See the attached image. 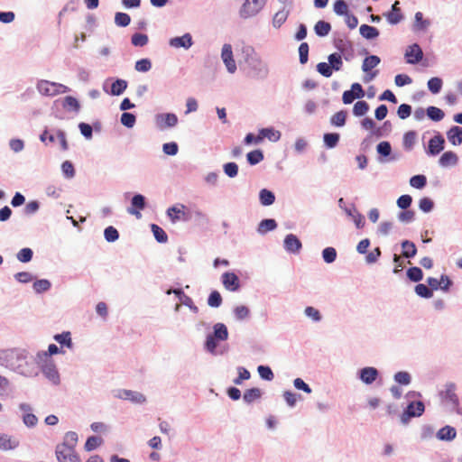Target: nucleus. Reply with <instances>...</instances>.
Instances as JSON below:
<instances>
[{"label":"nucleus","mask_w":462,"mask_h":462,"mask_svg":"<svg viewBox=\"0 0 462 462\" xmlns=\"http://www.w3.org/2000/svg\"><path fill=\"white\" fill-rule=\"evenodd\" d=\"M262 396V392L259 388H251L246 390L244 393V401L247 403H251L254 402L255 400L260 399Z\"/></svg>","instance_id":"obj_30"},{"label":"nucleus","mask_w":462,"mask_h":462,"mask_svg":"<svg viewBox=\"0 0 462 462\" xmlns=\"http://www.w3.org/2000/svg\"><path fill=\"white\" fill-rule=\"evenodd\" d=\"M167 216L170 217L172 223L183 220L188 221L190 218L189 213L186 212V206L179 204L167 209Z\"/></svg>","instance_id":"obj_5"},{"label":"nucleus","mask_w":462,"mask_h":462,"mask_svg":"<svg viewBox=\"0 0 462 462\" xmlns=\"http://www.w3.org/2000/svg\"><path fill=\"white\" fill-rule=\"evenodd\" d=\"M259 197H260L261 204L263 206H270V205L273 204V202L275 200L274 194L266 189H263L260 191Z\"/></svg>","instance_id":"obj_34"},{"label":"nucleus","mask_w":462,"mask_h":462,"mask_svg":"<svg viewBox=\"0 0 462 462\" xmlns=\"http://www.w3.org/2000/svg\"><path fill=\"white\" fill-rule=\"evenodd\" d=\"M457 436L456 429L451 426H445L441 428L438 433L437 437L441 440H453Z\"/></svg>","instance_id":"obj_25"},{"label":"nucleus","mask_w":462,"mask_h":462,"mask_svg":"<svg viewBox=\"0 0 462 462\" xmlns=\"http://www.w3.org/2000/svg\"><path fill=\"white\" fill-rule=\"evenodd\" d=\"M323 140L328 148H334L339 141V134L337 133L325 134Z\"/></svg>","instance_id":"obj_42"},{"label":"nucleus","mask_w":462,"mask_h":462,"mask_svg":"<svg viewBox=\"0 0 462 462\" xmlns=\"http://www.w3.org/2000/svg\"><path fill=\"white\" fill-rule=\"evenodd\" d=\"M32 251L31 248L25 247L21 249L17 254V259L22 263H28L32 258Z\"/></svg>","instance_id":"obj_53"},{"label":"nucleus","mask_w":462,"mask_h":462,"mask_svg":"<svg viewBox=\"0 0 462 462\" xmlns=\"http://www.w3.org/2000/svg\"><path fill=\"white\" fill-rule=\"evenodd\" d=\"M247 161L251 165L259 163L263 160V154L260 150H254L247 153Z\"/></svg>","instance_id":"obj_46"},{"label":"nucleus","mask_w":462,"mask_h":462,"mask_svg":"<svg viewBox=\"0 0 462 462\" xmlns=\"http://www.w3.org/2000/svg\"><path fill=\"white\" fill-rule=\"evenodd\" d=\"M54 339L60 343L61 346H66L69 348L72 346V341L69 332H63L61 334H57L54 336Z\"/></svg>","instance_id":"obj_44"},{"label":"nucleus","mask_w":462,"mask_h":462,"mask_svg":"<svg viewBox=\"0 0 462 462\" xmlns=\"http://www.w3.org/2000/svg\"><path fill=\"white\" fill-rule=\"evenodd\" d=\"M132 44L134 46L143 47L148 42V36L143 33H134L131 39Z\"/></svg>","instance_id":"obj_54"},{"label":"nucleus","mask_w":462,"mask_h":462,"mask_svg":"<svg viewBox=\"0 0 462 462\" xmlns=\"http://www.w3.org/2000/svg\"><path fill=\"white\" fill-rule=\"evenodd\" d=\"M156 121L161 128L173 127L178 123V117L172 113L161 114L157 116Z\"/></svg>","instance_id":"obj_15"},{"label":"nucleus","mask_w":462,"mask_h":462,"mask_svg":"<svg viewBox=\"0 0 462 462\" xmlns=\"http://www.w3.org/2000/svg\"><path fill=\"white\" fill-rule=\"evenodd\" d=\"M434 207L433 201L430 198H422L420 199L419 208L423 212H430Z\"/></svg>","instance_id":"obj_64"},{"label":"nucleus","mask_w":462,"mask_h":462,"mask_svg":"<svg viewBox=\"0 0 462 462\" xmlns=\"http://www.w3.org/2000/svg\"><path fill=\"white\" fill-rule=\"evenodd\" d=\"M281 134L273 128H263L260 130L259 134L255 138V143H261L264 138L276 142L280 139Z\"/></svg>","instance_id":"obj_18"},{"label":"nucleus","mask_w":462,"mask_h":462,"mask_svg":"<svg viewBox=\"0 0 462 462\" xmlns=\"http://www.w3.org/2000/svg\"><path fill=\"white\" fill-rule=\"evenodd\" d=\"M378 376V371L374 367H365L360 371V379L367 384L374 383Z\"/></svg>","instance_id":"obj_20"},{"label":"nucleus","mask_w":462,"mask_h":462,"mask_svg":"<svg viewBox=\"0 0 462 462\" xmlns=\"http://www.w3.org/2000/svg\"><path fill=\"white\" fill-rule=\"evenodd\" d=\"M55 453L59 462H81L75 449L65 443L58 445Z\"/></svg>","instance_id":"obj_3"},{"label":"nucleus","mask_w":462,"mask_h":462,"mask_svg":"<svg viewBox=\"0 0 462 462\" xmlns=\"http://www.w3.org/2000/svg\"><path fill=\"white\" fill-rule=\"evenodd\" d=\"M430 22L423 19V14L420 12L415 14L414 29L417 31H424L429 26Z\"/></svg>","instance_id":"obj_41"},{"label":"nucleus","mask_w":462,"mask_h":462,"mask_svg":"<svg viewBox=\"0 0 462 462\" xmlns=\"http://www.w3.org/2000/svg\"><path fill=\"white\" fill-rule=\"evenodd\" d=\"M222 303V297L220 293L217 291H214L209 294V297L208 299V304L210 307L217 308Z\"/></svg>","instance_id":"obj_51"},{"label":"nucleus","mask_w":462,"mask_h":462,"mask_svg":"<svg viewBox=\"0 0 462 462\" xmlns=\"http://www.w3.org/2000/svg\"><path fill=\"white\" fill-rule=\"evenodd\" d=\"M63 107L65 109L78 112L79 110L80 106L79 101L75 97L68 96L64 98Z\"/></svg>","instance_id":"obj_45"},{"label":"nucleus","mask_w":462,"mask_h":462,"mask_svg":"<svg viewBox=\"0 0 462 462\" xmlns=\"http://www.w3.org/2000/svg\"><path fill=\"white\" fill-rule=\"evenodd\" d=\"M135 116L131 113L125 112L121 116V123L126 127H133L135 124Z\"/></svg>","instance_id":"obj_61"},{"label":"nucleus","mask_w":462,"mask_h":462,"mask_svg":"<svg viewBox=\"0 0 462 462\" xmlns=\"http://www.w3.org/2000/svg\"><path fill=\"white\" fill-rule=\"evenodd\" d=\"M127 82L124 79H116L111 86V93L115 96L121 95L126 88Z\"/></svg>","instance_id":"obj_39"},{"label":"nucleus","mask_w":462,"mask_h":462,"mask_svg":"<svg viewBox=\"0 0 462 462\" xmlns=\"http://www.w3.org/2000/svg\"><path fill=\"white\" fill-rule=\"evenodd\" d=\"M248 73L254 79H264L269 73L267 64L251 45H244L241 49Z\"/></svg>","instance_id":"obj_1"},{"label":"nucleus","mask_w":462,"mask_h":462,"mask_svg":"<svg viewBox=\"0 0 462 462\" xmlns=\"http://www.w3.org/2000/svg\"><path fill=\"white\" fill-rule=\"evenodd\" d=\"M102 442L103 439L100 437L91 436L88 438L84 448L87 451H92L96 449L97 447H99L102 444Z\"/></svg>","instance_id":"obj_40"},{"label":"nucleus","mask_w":462,"mask_h":462,"mask_svg":"<svg viewBox=\"0 0 462 462\" xmlns=\"http://www.w3.org/2000/svg\"><path fill=\"white\" fill-rule=\"evenodd\" d=\"M405 57L408 63L415 64L421 60L423 53L420 47L415 43L406 51Z\"/></svg>","instance_id":"obj_13"},{"label":"nucleus","mask_w":462,"mask_h":462,"mask_svg":"<svg viewBox=\"0 0 462 462\" xmlns=\"http://www.w3.org/2000/svg\"><path fill=\"white\" fill-rule=\"evenodd\" d=\"M448 141L453 145H459L462 143V127L453 126L447 133Z\"/></svg>","instance_id":"obj_23"},{"label":"nucleus","mask_w":462,"mask_h":462,"mask_svg":"<svg viewBox=\"0 0 462 462\" xmlns=\"http://www.w3.org/2000/svg\"><path fill=\"white\" fill-rule=\"evenodd\" d=\"M407 276L412 282H420L423 277V273L420 268L411 267L407 270Z\"/></svg>","instance_id":"obj_49"},{"label":"nucleus","mask_w":462,"mask_h":462,"mask_svg":"<svg viewBox=\"0 0 462 462\" xmlns=\"http://www.w3.org/2000/svg\"><path fill=\"white\" fill-rule=\"evenodd\" d=\"M19 408L22 411H23L24 412H26L23 418L24 424L28 427L35 426L37 424L38 419L34 414L27 412V411H31L30 405L27 403H21L19 405Z\"/></svg>","instance_id":"obj_22"},{"label":"nucleus","mask_w":462,"mask_h":462,"mask_svg":"<svg viewBox=\"0 0 462 462\" xmlns=\"http://www.w3.org/2000/svg\"><path fill=\"white\" fill-rule=\"evenodd\" d=\"M360 34L365 39H374L379 35V31L373 26L362 24L359 28Z\"/></svg>","instance_id":"obj_27"},{"label":"nucleus","mask_w":462,"mask_h":462,"mask_svg":"<svg viewBox=\"0 0 462 462\" xmlns=\"http://www.w3.org/2000/svg\"><path fill=\"white\" fill-rule=\"evenodd\" d=\"M402 255L406 258L413 257L417 253V248L414 243L405 240L402 243Z\"/></svg>","instance_id":"obj_32"},{"label":"nucleus","mask_w":462,"mask_h":462,"mask_svg":"<svg viewBox=\"0 0 462 462\" xmlns=\"http://www.w3.org/2000/svg\"><path fill=\"white\" fill-rule=\"evenodd\" d=\"M331 69L338 71L343 66L341 55L338 53H332L328 57Z\"/></svg>","instance_id":"obj_36"},{"label":"nucleus","mask_w":462,"mask_h":462,"mask_svg":"<svg viewBox=\"0 0 462 462\" xmlns=\"http://www.w3.org/2000/svg\"><path fill=\"white\" fill-rule=\"evenodd\" d=\"M442 397L445 401L449 402L454 406L458 404V398L456 394V386L455 384L447 385L446 390L442 393Z\"/></svg>","instance_id":"obj_24"},{"label":"nucleus","mask_w":462,"mask_h":462,"mask_svg":"<svg viewBox=\"0 0 462 462\" xmlns=\"http://www.w3.org/2000/svg\"><path fill=\"white\" fill-rule=\"evenodd\" d=\"M424 404L420 401L411 402L402 415V421L406 423L410 418L420 416L424 412Z\"/></svg>","instance_id":"obj_8"},{"label":"nucleus","mask_w":462,"mask_h":462,"mask_svg":"<svg viewBox=\"0 0 462 462\" xmlns=\"http://www.w3.org/2000/svg\"><path fill=\"white\" fill-rule=\"evenodd\" d=\"M289 15V11L286 9H282L278 11L273 18V25L275 28H280L287 20Z\"/></svg>","instance_id":"obj_29"},{"label":"nucleus","mask_w":462,"mask_h":462,"mask_svg":"<svg viewBox=\"0 0 462 462\" xmlns=\"http://www.w3.org/2000/svg\"><path fill=\"white\" fill-rule=\"evenodd\" d=\"M277 227V223L274 219H263L258 226V232L265 234L269 231L274 230Z\"/></svg>","instance_id":"obj_33"},{"label":"nucleus","mask_w":462,"mask_h":462,"mask_svg":"<svg viewBox=\"0 0 462 462\" xmlns=\"http://www.w3.org/2000/svg\"><path fill=\"white\" fill-rule=\"evenodd\" d=\"M301 242L300 239L293 234H289L284 238V248L286 251L290 253H299L301 249Z\"/></svg>","instance_id":"obj_11"},{"label":"nucleus","mask_w":462,"mask_h":462,"mask_svg":"<svg viewBox=\"0 0 462 462\" xmlns=\"http://www.w3.org/2000/svg\"><path fill=\"white\" fill-rule=\"evenodd\" d=\"M42 371L43 374L53 383H59L60 375L55 365L51 360H46V363L42 366Z\"/></svg>","instance_id":"obj_9"},{"label":"nucleus","mask_w":462,"mask_h":462,"mask_svg":"<svg viewBox=\"0 0 462 462\" xmlns=\"http://www.w3.org/2000/svg\"><path fill=\"white\" fill-rule=\"evenodd\" d=\"M266 0H245L240 8L239 14L243 19L256 15L264 6Z\"/></svg>","instance_id":"obj_4"},{"label":"nucleus","mask_w":462,"mask_h":462,"mask_svg":"<svg viewBox=\"0 0 462 462\" xmlns=\"http://www.w3.org/2000/svg\"><path fill=\"white\" fill-rule=\"evenodd\" d=\"M380 61H381V60L378 56L370 55L364 60L363 65H362V69L365 72H368L372 69L375 68L380 63Z\"/></svg>","instance_id":"obj_28"},{"label":"nucleus","mask_w":462,"mask_h":462,"mask_svg":"<svg viewBox=\"0 0 462 462\" xmlns=\"http://www.w3.org/2000/svg\"><path fill=\"white\" fill-rule=\"evenodd\" d=\"M416 141V133L409 131L403 136V146L405 149L411 150Z\"/></svg>","instance_id":"obj_50"},{"label":"nucleus","mask_w":462,"mask_h":462,"mask_svg":"<svg viewBox=\"0 0 462 462\" xmlns=\"http://www.w3.org/2000/svg\"><path fill=\"white\" fill-rule=\"evenodd\" d=\"M399 5L400 2L395 1L394 4L392 5V11L384 14L388 23L391 24H397L403 19L402 11L398 6Z\"/></svg>","instance_id":"obj_16"},{"label":"nucleus","mask_w":462,"mask_h":462,"mask_svg":"<svg viewBox=\"0 0 462 462\" xmlns=\"http://www.w3.org/2000/svg\"><path fill=\"white\" fill-rule=\"evenodd\" d=\"M300 62L301 64L307 63L309 60V44L302 42L299 47Z\"/></svg>","instance_id":"obj_60"},{"label":"nucleus","mask_w":462,"mask_h":462,"mask_svg":"<svg viewBox=\"0 0 462 462\" xmlns=\"http://www.w3.org/2000/svg\"><path fill=\"white\" fill-rule=\"evenodd\" d=\"M115 397L122 400H129L134 403H143L145 402V396L138 392L126 389H118L115 392Z\"/></svg>","instance_id":"obj_7"},{"label":"nucleus","mask_w":462,"mask_h":462,"mask_svg":"<svg viewBox=\"0 0 462 462\" xmlns=\"http://www.w3.org/2000/svg\"><path fill=\"white\" fill-rule=\"evenodd\" d=\"M322 256L326 263H331L336 260L337 251L333 247H327L323 250Z\"/></svg>","instance_id":"obj_56"},{"label":"nucleus","mask_w":462,"mask_h":462,"mask_svg":"<svg viewBox=\"0 0 462 462\" xmlns=\"http://www.w3.org/2000/svg\"><path fill=\"white\" fill-rule=\"evenodd\" d=\"M222 282L224 287L231 291H235L240 287L239 279L234 273H225L222 275Z\"/></svg>","instance_id":"obj_12"},{"label":"nucleus","mask_w":462,"mask_h":462,"mask_svg":"<svg viewBox=\"0 0 462 462\" xmlns=\"http://www.w3.org/2000/svg\"><path fill=\"white\" fill-rule=\"evenodd\" d=\"M104 236L107 242H115L119 237L118 231L111 226L105 229Z\"/></svg>","instance_id":"obj_58"},{"label":"nucleus","mask_w":462,"mask_h":462,"mask_svg":"<svg viewBox=\"0 0 462 462\" xmlns=\"http://www.w3.org/2000/svg\"><path fill=\"white\" fill-rule=\"evenodd\" d=\"M193 44L192 37L189 33H185L180 37H175L170 40V45L173 48L189 49Z\"/></svg>","instance_id":"obj_17"},{"label":"nucleus","mask_w":462,"mask_h":462,"mask_svg":"<svg viewBox=\"0 0 462 462\" xmlns=\"http://www.w3.org/2000/svg\"><path fill=\"white\" fill-rule=\"evenodd\" d=\"M224 171L228 177L234 178L238 173V166L236 162H227L224 165Z\"/></svg>","instance_id":"obj_62"},{"label":"nucleus","mask_w":462,"mask_h":462,"mask_svg":"<svg viewBox=\"0 0 462 462\" xmlns=\"http://www.w3.org/2000/svg\"><path fill=\"white\" fill-rule=\"evenodd\" d=\"M37 89L42 96L53 97L69 91V88L62 84L41 79L37 83Z\"/></svg>","instance_id":"obj_2"},{"label":"nucleus","mask_w":462,"mask_h":462,"mask_svg":"<svg viewBox=\"0 0 462 462\" xmlns=\"http://www.w3.org/2000/svg\"><path fill=\"white\" fill-rule=\"evenodd\" d=\"M51 288V282L48 280H38L33 283V289L36 292L41 293Z\"/></svg>","instance_id":"obj_57"},{"label":"nucleus","mask_w":462,"mask_h":462,"mask_svg":"<svg viewBox=\"0 0 462 462\" xmlns=\"http://www.w3.org/2000/svg\"><path fill=\"white\" fill-rule=\"evenodd\" d=\"M135 69L140 72H147L152 68V63L149 59H142L135 62Z\"/></svg>","instance_id":"obj_59"},{"label":"nucleus","mask_w":462,"mask_h":462,"mask_svg":"<svg viewBox=\"0 0 462 462\" xmlns=\"http://www.w3.org/2000/svg\"><path fill=\"white\" fill-rule=\"evenodd\" d=\"M428 88L431 93H439L442 88V79L438 77L431 78L428 81Z\"/></svg>","instance_id":"obj_47"},{"label":"nucleus","mask_w":462,"mask_h":462,"mask_svg":"<svg viewBox=\"0 0 462 462\" xmlns=\"http://www.w3.org/2000/svg\"><path fill=\"white\" fill-rule=\"evenodd\" d=\"M151 229L152 231V234H153L155 239L159 243H166L168 241V236L161 226H159L156 224H152L151 226Z\"/></svg>","instance_id":"obj_35"},{"label":"nucleus","mask_w":462,"mask_h":462,"mask_svg":"<svg viewBox=\"0 0 462 462\" xmlns=\"http://www.w3.org/2000/svg\"><path fill=\"white\" fill-rule=\"evenodd\" d=\"M132 207L127 209L128 213L134 215L136 217H141L140 210L145 208L144 197L141 194L134 195L132 199Z\"/></svg>","instance_id":"obj_10"},{"label":"nucleus","mask_w":462,"mask_h":462,"mask_svg":"<svg viewBox=\"0 0 462 462\" xmlns=\"http://www.w3.org/2000/svg\"><path fill=\"white\" fill-rule=\"evenodd\" d=\"M369 110V105L365 101H357L353 107V113L356 116L365 115Z\"/></svg>","instance_id":"obj_43"},{"label":"nucleus","mask_w":462,"mask_h":462,"mask_svg":"<svg viewBox=\"0 0 462 462\" xmlns=\"http://www.w3.org/2000/svg\"><path fill=\"white\" fill-rule=\"evenodd\" d=\"M19 440L7 434L0 433V449L10 450L17 448Z\"/></svg>","instance_id":"obj_19"},{"label":"nucleus","mask_w":462,"mask_h":462,"mask_svg":"<svg viewBox=\"0 0 462 462\" xmlns=\"http://www.w3.org/2000/svg\"><path fill=\"white\" fill-rule=\"evenodd\" d=\"M415 292L422 298H431L433 293L432 291L425 284L420 283L415 286Z\"/></svg>","instance_id":"obj_52"},{"label":"nucleus","mask_w":462,"mask_h":462,"mask_svg":"<svg viewBox=\"0 0 462 462\" xmlns=\"http://www.w3.org/2000/svg\"><path fill=\"white\" fill-rule=\"evenodd\" d=\"M427 182V179L424 175H415L411 178L410 184L413 188L416 189H422Z\"/></svg>","instance_id":"obj_55"},{"label":"nucleus","mask_w":462,"mask_h":462,"mask_svg":"<svg viewBox=\"0 0 462 462\" xmlns=\"http://www.w3.org/2000/svg\"><path fill=\"white\" fill-rule=\"evenodd\" d=\"M457 162L458 157L452 151L445 152L439 160V163L441 167L454 166L457 163Z\"/></svg>","instance_id":"obj_21"},{"label":"nucleus","mask_w":462,"mask_h":462,"mask_svg":"<svg viewBox=\"0 0 462 462\" xmlns=\"http://www.w3.org/2000/svg\"><path fill=\"white\" fill-rule=\"evenodd\" d=\"M346 112L344 110L338 111L334 114L330 118V123L335 126H343L346 124Z\"/></svg>","instance_id":"obj_37"},{"label":"nucleus","mask_w":462,"mask_h":462,"mask_svg":"<svg viewBox=\"0 0 462 462\" xmlns=\"http://www.w3.org/2000/svg\"><path fill=\"white\" fill-rule=\"evenodd\" d=\"M427 115L431 120L436 122L442 120L445 116L444 112L436 106H429L427 108Z\"/></svg>","instance_id":"obj_38"},{"label":"nucleus","mask_w":462,"mask_h":462,"mask_svg":"<svg viewBox=\"0 0 462 462\" xmlns=\"http://www.w3.org/2000/svg\"><path fill=\"white\" fill-rule=\"evenodd\" d=\"M131 22L130 16L125 13H116L115 15V23L121 27L127 26Z\"/></svg>","instance_id":"obj_48"},{"label":"nucleus","mask_w":462,"mask_h":462,"mask_svg":"<svg viewBox=\"0 0 462 462\" xmlns=\"http://www.w3.org/2000/svg\"><path fill=\"white\" fill-rule=\"evenodd\" d=\"M445 140L441 135H435L429 142L428 154L437 155L444 149Z\"/></svg>","instance_id":"obj_14"},{"label":"nucleus","mask_w":462,"mask_h":462,"mask_svg":"<svg viewBox=\"0 0 462 462\" xmlns=\"http://www.w3.org/2000/svg\"><path fill=\"white\" fill-rule=\"evenodd\" d=\"M221 59L229 73H235L236 70V64L234 60L233 51L231 44L226 43L222 47Z\"/></svg>","instance_id":"obj_6"},{"label":"nucleus","mask_w":462,"mask_h":462,"mask_svg":"<svg viewBox=\"0 0 462 462\" xmlns=\"http://www.w3.org/2000/svg\"><path fill=\"white\" fill-rule=\"evenodd\" d=\"M214 333L213 337L220 341H225L228 337V331L225 324L223 323H217L214 326Z\"/></svg>","instance_id":"obj_26"},{"label":"nucleus","mask_w":462,"mask_h":462,"mask_svg":"<svg viewBox=\"0 0 462 462\" xmlns=\"http://www.w3.org/2000/svg\"><path fill=\"white\" fill-rule=\"evenodd\" d=\"M258 373L263 379L267 381H272L274 377L273 373L269 366H258Z\"/></svg>","instance_id":"obj_63"},{"label":"nucleus","mask_w":462,"mask_h":462,"mask_svg":"<svg viewBox=\"0 0 462 462\" xmlns=\"http://www.w3.org/2000/svg\"><path fill=\"white\" fill-rule=\"evenodd\" d=\"M331 25L325 21H319L315 26L314 31L318 36L324 37L329 33Z\"/></svg>","instance_id":"obj_31"}]
</instances>
